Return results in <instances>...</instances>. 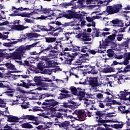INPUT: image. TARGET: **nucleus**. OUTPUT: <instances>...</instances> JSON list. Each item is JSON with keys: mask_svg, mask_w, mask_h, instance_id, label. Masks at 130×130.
<instances>
[{"mask_svg": "<svg viewBox=\"0 0 130 130\" xmlns=\"http://www.w3.org/2000/svg\"><path fill=\"white\" fill-rule=\"evenodd\" d=\"M37 68L41 72H43L44 68L43 67V63L39 62L37 66Z\"/></svg>", "mask_w": 130, "mask_h": 130, "instance_id": "obj_40", "label": "nucleus"}, {"mask_svg": "<svg viewBox=\"0 0 130 130\" xmlns=\"http://www.w3.org/2000/svg\"><path fill=\"white\" fill-rule=\"evenodd\" d=\"M110 34H111L110 32H103L101 34H100V37H102L103 36L104 37H105L106 36V35H109Z\"/></svg>", "mask_w": 130, "mask_h": 130, "instance_id": "obj_57", "label": "nucleus"}, {"mask_svg": "<svg viewBox=\"0 0 130 130\" xmlns=\"http://www.w3.org/2000/svg\"><path fill=\"white\" fill-rule=\"evenodd\" d=\"M45 42L50 44L45 49V51H48L50 49H55L57 50L58 49V44L59 42L56 41V38L55 37H45Z\"/></svg>", "mask_w": 130, "mask_h": 130, "instance_id": "obj_6", "label": "nucleus"}, {"mask_svg": "<svg viewBox=\"0 0 130 130\" xmlns=\"http://www.w3.org/2000/svg\"><path fill=\"white\" fill-rule=\"evenodd\" d=\"M62 23L60 21H51L48 23L47 28H48V32L49 31H56L58 30H62L61 26Z\"/></svg>", "mask_w": 130, "mask_h": 130, "instance_id": "obj_7", "label": "nucleus"}, {"mask_svg": "<svg viewBox=\"0 0 130 130\" xmlns=\"http://www.w3.org/2000/svg\"><path fill=\"white\" fill-rule=\"evenodd\" d=\"M21 126L22 128H34L33 126L27 122L23 123Z\"/></svg>", "mask_w": 130, "mask_h": 130, "instance_id": "obj_31", "label": "nucleus"}, {"mask_svg": "<svg viewBox=\"0 0 130 130\" xmlns=\"http://www.w3.org/2000/svg\"><path fill=\"white\" fill-rule=\"evenodd\" d=\"M34 81L37 86H41L42 87H45V83L42 82L41 76H35Z\"/></svg>", "mask_w": 130, "mask_h": 130, "instance_id": "obj_15", "label": "nucleus"}, {"mask_svg": "<svg viewBox=\"0 0 130 130\" xmlns=\"http://www.w3.org/2000/svg\"><path fill=\"white\" fill-rule=\"evenodd\" d=\"M73 52H76V51H80V52H83V53H86L87 52V48L86 46H82L80 47L78 46H73Z\"/></svg>", "mask_w": 130, "mask_h": 130, "instance_id": "obj_14", "label": "nucleus"}, {"mask_svg": "<svg viewBox=\"0 0 130 130\" xmlns=\"http://www.w3.org/2000/svg\"><path fill=\"white\" fill-rule=\"evenodd\" d=\"M36 99L38 100H41V93H36Z\"/></svg>", "mask_w": 130, "mask_h": 130, "instance_id": "obj_58", "label": "nucleus"}, {"mask_svg": "<svg viewBox=\"0 0 130 130\" xmlns=\"http://www.w3.org/2000/svg\"><path fill=\"white\" fill-rule=\"evenodd\" d=\"M107 55L108 56V58L105 57L104 58L105 60H106L105 61V62H106V60H109V59H113V58L115 57L114 55L115 53L113 50L111 49L107 50Z\"/></svg>", "mask_w": 130, "mask_h": 130, "instance_id": "obj_13", "label": "nucleus"}, {"mask_svg": "<svg viewBox=\"0 0 130 130\" xmlns=\"http://www.w3.org/2000/svg\"><path fill=\"white\" fill-rule=\"evenodd\" d=\"M91 102H92L91 100H89L88 99H85L84 104H86V106L90 105V104H91Z\"/></svg>", "mask_w": 130, "mask_h": 130, "instance_id": "obj_48", "label": "nucleus"}, {"mask_svg": "<svg viewBox=\"0 0 130 130\" xmlns=\"http://www.w3.org/2000/svg\"><path fill=\"white\" fill-rule=\"evenodd\" d=\"M111 126L113 128H116V129H117L118 128H122V127H123V123L115 124H113V125H111Z\"/></svg>", "mask_w": 130, "mask_h": 130, "instance_id": "obj_34", "label": "nucleus"}, {"mask_svg": "<svg viewBox=\"0 0 130 130\" xmlns=\"http://www.w3.org/2000/svg\"><path fill=\"white\" fill-rule=\"evenodd\" d=\"M78 55L77 52L72 53V54H68V57L66 58V61L68 64H72V61H73V64L74 66H80L83 62V60H85V56H89V54L86 53L85 54H80L78 55L79 58L77 60L75 59L76 56Z\"/></svg>", "mask_w": 130, "mask_h": 130, "instance_id": "obj_3", "label": "nucleus"}, {"mask_svg": "<svg viewBox=\"0 0 130 130\" xmlns=\"http://www.w3.org/2000/svg\"><path fill=\"white\" fill-rule=\"evenodd\" d=\"M63 17L67 19H73V18H75V15L72 13H68L64 14Z\"/></svg>", "mask_w": 130, "mask_h": 130, "instance_id": "obj_37", "label": "nucleus"}, {"mask_svg": "<svg viewBox=\"0 0 130 130\" xmlns=\"http://www.w3.org/2000/svg\"><path fill=\"white\" fill-rule=\"evenodd\" d=\"M30 15H31V13H27L26 12H23L22 13H18L17 14L12 13L10 15V16H11V17H15L16 16H18L19 17H22L23 18H30Z\"/></svg>", "mask_w": 130, "mask_h": 130, "instance_id": "obj_17", "label": "nucleus"}, {"mask_svg": "<svg viewBox=\"0 0 130 130\" xmlns=\"http://www.w3.org/2000/svg\"><path fill=\"white\" fill-rule=\"evenodd\" d=\"M58 64V63L56 60L46 61V68H55Z\"/></svg>", "mask_w": 130, "mask_h": 130, "instance_id": "obj_16", "label": "nucleus"}, {"mask_svg": "<svg viewBox=\"0 0 130 130\" xmlns=\"http://www.w3.org/2000/svg\"><path fill=\"white\" fill-rule=\"evenodd\" d=\"M94 113L95 115L96 116L95 117L96 122L98 123L94 125L93 127H96L98 125H101L104 122H113L112 120H106L107 117H112L113 116V115H111L113 114L112 113H108L106 111H97Z\"/></svg>", "mask_w": 130, "mask_h": 130, "instance_id": "obj_2", "label": "nucleus"}, {"mask_svg": "<svg viewBox=\"0 0 130 130\" xmlns=\"http://www.w3.org/2000/svg\"><path fill=\"white\" fill-rule=\"evenodd\" d=\"M76 3H73L71 1L70 3H64L62 4V7L64 8H68V7H71V6H75Z\"/></svg>", "mask_w": 130, "mask_h": 130, "instance_id": "obj_36", "label": "nucleus"}, {"mask_svg": "<svg viewBox=\"0 0 130 130\" xmlns=\"http://www.w3.org/2000/svg\"><path fill=\"white\" fill-rule=\"evenodd\" d=\"M9 22L8 21H6L4 22L0 23V26H6V25H9Z\"/></svg>", "mask_w": 130, "mask_h": 130, "instance_id": "obj_61", "label": "nucleus"}, {"mask_svg": "<svg viewBox=\"0 0 130 130\" xmlns=\"http://www.w3.org/2000/svg\"><path fill=\"white\" fill-rule=\"evenodd\" d=\"M75 18H76V19H80V21H82V19H83V17L81 14H76L75 16Z\"/></svg>", "mask_w": 130, "mask_h": 130, "instance_id": "obj_50", "label": "nucleus"}, {"mask_svg": "<svg viewBox=\"0 0 130 130\" xmlns=\"http://www.w3.org/2000/svg\"><path fill=\"white\" fill-rule=\"evenodd\" d=\"M42 79V82H52V80L51 79H49V78H44V77H41Z\"/></svg>", "mask_w": 130, "mask_h": 130, "instance_id": "obj_46", "label": "nucleus"}, {"mask_svg": "<svg viewBox=\"0 0 130 130\" xmlns=\"http://www.w3.org/2000/svg\"><path fill=\"white\" fill-rule=\"evenodd\" d=\"M42 71H40V70H39V69H37V68H36V69L34 71V73L35 74H39L42 73Z\"/></svg>", "mask_w": 130, "mask_h": 130, "instance_id": "obj_63", "label": "nucleus"}, {"mask_svg": "<svg viewBox=\"0 0 130 130\" xmlns=\"http://www.w3.org/2000/svg\"><path fill=\"white\" fill-rule=\"evenodd\" d=\"M39 108H40V107H36V106L32 108V111L34 112H35L36 111H40L41 110V109H40Z\"/></svg>", "mask_w": 130, "mask_h": 130, "instance_id": "obj_52", "label": "nucleus"}, {"mask_svg": "<svg viewBox=\"0 0 130 130\" xmlns=\"http://www.w3.org/2000/svg\"><path fill=\"white\" fill-rule=\"evenodd\" d=\"M20 82H22V87L25 88L26 89H29V87H30V86H33L32 84L30 82L27 83L24 82L23 80H21Z\"/></svg>", "mask_w": 130, "mask_h": 130, "instance_id": "obj_32", "label": "nucleus"}, {"mask_svg": "<svg viewBox=\"0 0 130 130\" xmlns=\"http://www.w3.org/2000/svg\"><path fill=\"white\" fill-rule=\"evenodd\" d=\"M58 104H59V102L54 100V99H49L45 100V102L42 103V105L49 107H54L56 105H58Z\"/></svg>", "mask_w": 130, "mask_h": 130, "instance_id": "obj_9", "label": "nucleus"}, {"mask_svg": "<svg viewBox=\"0 0 130 130\" xmlns=\"http://www.w3.org/2000/svg\"><path fill=\"white\" fill-rule=\"evenodd\" d=\"M93 31L92 32V36H93V37H99V36L100 37V34H101L102 33H100V31H99V28H93Z\"/></svg>", "mask_w": 130, "mask_h": 130, "instance_id": "obj_27", "label": "nucleus"}, {"mask_svg": "<svg viewBox=\"0 0 130 130\" xmlns=\"http://www.w3.org/2000/svg\"><path fill=\"white\" fill-rule=\"evenodd\" d=\"M107 123V122H104L103 123L101 124V125H98V126H101V125H103L104 126H105V127H108L107 126H111V125H109V124H106Z\"/></svg>", "mask_w": 130, "mask_h": 130, "instance_id": "obj_55", "label": "nucleus"}, {"mask_svg": "<svg viewBox=\"0 0 130 130\" xmlns=\"http://www.w3.org/2000/svg\"><path fill=\"white\" fill-rule=\"evenodd\" d=\"M5 66L7 67V69H9V70H15V66L13 65V64L11 63H7Z\"/></svg>", "mask_w": 130, "mask_h": 130, "instance_id": "obj_41", "label": "nucleus"}, {"mask_svg": "<svg viewBox=\"0 0 130 130\" xmlns=\"http://www.w3.org/2000/svg\"><path fill=\"white\" fill-rule=\"evenodd\" d=\"M73 46H73V45H71L70 48H65L64 50L63 51V52L64 54V55H66V56H69V54H70L69 53H66V52H64V51H69V50H73V51H74V49H73Z\"/></svg>", "mask_w": 130, "mask_h": 130, "instance_id": "obj_39", "label": "nucleus"}, {"mask_svg": "<svg viewBox=\"0 0 130 130\" xmlns=\"http://www.w3.org/2000/svg\"><path fill=\"white\" fill-rule=\"evenodd\" d=\"M5 110L4 111V116H6V117H8L9 115L10 114V112L8 111V107L5 108Z\"/></svg>", "mask_w": 130, "mask_h": 130, "instance_id": "obj_47", "label": "nucleus"}, {"mask_svg": "<svg viewBox=\"0 0 130 130\" xmlns=\"http://www.w3.org/2000/svg\"><path fill=\"white\" fill-rule=\"evenodd\" d=\"M70 95L67 93H60L59 94V96L57 98V99H60V100H62V99H66V98H69Z\"/></svg>", "mask_w": 130, "mask_h": 130, "instance_id": "obj_26", "label": "nucleus"}, {"mask_svg": "<svg viewBox=\"0 0 130 130\" xmlns=\"http://www.w3.org/2000/svg\"><path fill=\"white\" fill-rule=\"evenodd\" d=\"M59 91H60V92H61V93H62L63 94V93H64V94H69V93H70V91L66 90V89H64V88H63L62 89H60Z\"/></svg>", "mask_w": 130, "mask_h": 130, "instance_id": "obj_53", "label": "nucleus"}, {"mask_svg": "<svg viewBox=\"0 0 130 130\" xmlns=\"http://www.w3.org/2000/svg\"><path fill=\"white\" fill-rule=\"evenodd\" d=\"M120 96H121V99H122V100H125V98H126V96L130 95V92L127 91V90H124L123 91H120Z\"/></svg>", "mask_w": 130, "mask_h": 130, "instance_id": "obj_21", "label": "nucleus"}, {"mask_svg": "<svg viewBox=\"0 0 130 130\" xmlns=\"http://www.w3.org/2000/svg\"><path fill=\"white\" fill-rule=\"evenodd\" d=\"M122 8V5L121 4H115L113 6H109L106 10L102 13H99V16H102V15H113L114 14H117L119 13V10H121Z\"/></svg>", "mask_w": 130, "mask_h": 130, "instance_id": "obj_5", "label": "nucleus"}, {"mask_svg": "<svg viewBox=\"0 0 130 130\" xmlns=\"http://www.w3.org/2000/svg\"><path fill=\"white\" fill-rule=\"evenodd\" d=\"M41 9H36V11H38V12H42V13H43L44 14H47L48 17H53V16H55L54 13H53V11L51 10V9H47V8H43L42 7V6H40Z\"/></svg>", "mask_w": 130, "mask_h": 130, "instance_id": "obj_11", "label": "nucleus"}, {"mask_svg": "<svg viewBox=\"0 0 130 130\" xmlns=\"http://www.w3.org/2000/svg\"><path fill=\"white\" fill-rule=\"evenodd\" d=\"M77 89L78 90V91L76 96L80 97L81 98H83V97H85L86 95V92L85 90H83V89H79V88H77Z\"/></svg>", "mask_w": 130, "mask_h": 130, "instance_id": "obj_23", "label": "nucleus"}, {"mask_svg": "<svg viewBox=\"0 0 130 130\" xmlns=\"http://www.w3.org/2000/svg\"><path fill=\"white\" fill-rule=\"evenodd\" d=\"M114 72V69L110 67L109 68H105L103 70V72L105 73V74H108V73H113Z\"/></svg>", "mask_w": 130, "mask_h": 130, "instance_id": "obj_25", "label": "nucleus"}, {"mask_svg": "<svg viewBox=\"0 0 130 130\" xmlns=\"http://www.w3.org/2000/svg\"><path fill=\"white\" fill-rule=\"evenodd\" d=\"M90 69H91L90 71H88V74H91L92 75H97L98 74V71L96 70V67L95 66H90Z\"/></svg>", "mask_w": 130, "mask_h": 130, "instance_id": "obj_24", "label": "nucleus"}, {"mask_svg": "<svg viewBox=\"0 0 130 130\" xmlns=\"http://www.w3.org/2000/svg\"><path fill=\"white\" fill-rule=\"evenodd\" d=\"M54 96V94H51L50 93H46L44 94H41V100L44 99L45 98H47L48 97H53Z\"/></svg>", "mask_w": 130, "mask_h": 130, "instance_id": "obj_30", "label": "nucleus"}, {"mask_svg": "<svg viewBox=\"0 0 130 130\" xmlns=\"http://www.w3.org/2000/svg\"><path fill=\"white\" fill-rule=\"evenodd\" d=\"M37 118L33 115H28V120H36Z\"/></svg>", "mask_w": 130, "mask_h": 130, "instance_id": "obj_49", "label": "nucleus"}, {"mask_svg": "<svg viewBox=\"0 0 130 130\" xmlns=\"http://www.w3.org/2000/svg\"><path fill=\"white\" fill-rule=\"evenodd\" d=\"M56 125H59L60 127H67L70 125V121H65L62 123H60V124H56Z\"/></svg>", "mask_w": 130, "mask_h": 130, "instance_id": "obj_28", "label": "nucleus"}, {"mask_svg": "<svg viewBox=\"0 0 130 130\" xmlns=\"http://www.w3.org/2000/svg\"><path fill=\"white\" fill-rule=\"evenodd\" d=\"M26 37H28V38H37L40 36V35L36 33V32H30L25 34Z\"/></svg>", "mask_w": 130, "mask_h": 130, "instance_id": "obj_22", "label": "nucleus"}, {"mask_svg": "<svg viewBox=\"0 0 130 130\" xmlns=\"http://www.w3.org/2000/svg\"><path fill=\"white\" fill-rule=\"evenodd\" d=\"M70 88L72 94H73V95H75V96H77L79 89H77V88L75 87L74 86H71Z\"/></svg>", "mask_w": 130, "mask_h": 130, "instance_id": "obj_33", "label": "nucleus"}, {"mask_svg": "<svg viewBox=\"0 0 130 130\" xmlns=\"http://www.w3.org/2000/svg\"><path fill=\"white\" fill-rule=\"evenodd\" d=\"M130 69V65H126V67H125V68L123 69V71L122 72H123V73H127V72H128V69Z\"/></svg>", "mask_w": 130, "mask_h": 130, "instance_id": "obj_51", "label": "nucleus"}, {"mask_svg": "<svg viewBox=\"0 0 130 130\" xmlns=\"http://www.w3.org/2000/svg\"><path fill=\"white\" fill-rule=\"evenodd\" d=\"M96 97L99 99H102V98H103V94L101 93H99L96 95Z\"/></svg>", "mask_w": 130, "mask_h": 130, "instance_id": "obj_62", "label": "nucleus"}, {"mask_svg": "<svg viewBox=\"0 0 130 130\" xmlns=\"http://www.w3.org/2000/svg\"><path fill=\"white\" fill-rule=\"evenodd\" d=\"M88 52H89L90 54H96V51L95 50L87 49Z\"/></svg>", "mask_w": 130, "mask_h": 130, "instance_id": "obj_60", "label": "nucleus"}, {"mask_svg": "<svg viewBox=\"0 0 130 130\" xmlns=\"http://www.w3.org/2000/svg\"><path fill=\"white\" fill-rule=\"evenodd\" d=\"M76 38H81L82 41H91L92 39L90 37V34L85 32L82 30H77L76 32Z\"/></svg>", "mask_w": 130, "mask_h": 130, "instance_id": "obj_8", "label": "nucleus"}, {"mask_svg": "<svg viewBox=\"0 0 130 130\" xmlns=\"http://www.w3.org/2000/svg\"><path fill=\"white\" fill-rule=\"evenodd\" d=\"M75 23V22L74 21L69 22V26H71V27H74V26H80V24H76Z\"/></svg>", "mask_w": 130, "mask_h": 130, "instance_id": "obj_54", "label": "nucleus"}, {"mask_svg": "<svg viewBox=\"0 0 130 130\" xmlns=\"http://www.w3.org/2000/svg\"><path fill=\"white\" fill-rule=\"evenodd\" d=\"M38 44V43H34L29 45H21L19 46L15 50V51L11 54V58L12 59H18L20 60L24 58V57H26L27 54H26V51L30 50L34 47H36V45Z\"/></svg>", "mask_w": 130, "mask_h": 130, "instance_id": "obj_1", "label": "nucleus"}, {"mask_svg": "<svg viewBox=\"0 0 130 130\" xmlns=\"http://www.w3.org/2000/svg\"><path fill=\"white\" fill-rule=\"evenodd\" d=\"M113 34L109 36L105 40V41L102 40V42L100 41L99 48L101 49H105L107 48V46L113 43V41L115 40V37L117 35V31L116 30H113Z\"/></svg>", "mask_w": 130, "mask_h": 130, "instance_id": "obj_4", "label": "nucleus"}, {"mask_svg": "<svg viewBox=\"0 0 130 130\" xmlns=\"http://www.w3.org/2000/svg\"><path fill=\"white\" fill-rule=\"evenodd\" d=\"M12 27V29H15L17 31H23V30L27 29V27L21 24L14 25Z\"/></svg>", "mask_w": 130, "mask_h": 130, "instance_id": "obj_20", "label": "nucleus"}, {"mask_svg": "<svg viewBox=\"0 0 130 130\" xmlns=\"http://www.w3.org/2000/svg\"><path fill=\"white\" fill-rule=\"evenodd\" d=\"M53 116L54 117H57V118H62L63 116H62V114H61L59 112H55L53 114Z\"/></svg>", "mask_w": 130, "mask_h": 130, "instance_id": "obj_35", "label": "nucleus"}, {"mask_svg": "<svg viewBox=\"0 0 130 130\" xmlns=\"http://www.w3.org/2000/svg\"><path fill=\"white\" fill-rule=\"evenodd\" d=\"M122 47H125V48H128V41H124L121 44Z\"/></svg>", "mask_w": 130, "mask_h": 130, "instance_id": "obj_44", "label": "nucleus"}, {"mask_svg": "<svg viewBox=\"0 0 130 130\" xmlns=\"http://www.w3.org/2000/svg\"><path fill=\"white\" fill-rule=\"evenodd\" d=\"M40 30H41L42 31H45V32H48V28H47V25L46 26L41 25Z\"/></svg>", "mask_w": 130, "mask_h": 130, "instance_id": "obj_45", "label": "nucleus"}, {"mask_svg": "<svg viewBox=\"0 0 130 130\" xmlns=\"http://www.w3.org/2000/svg\"><path fill=\"white\" fill-rule=\"evenodd\" d=\"M54 32L55 31H51L50 32H48V35L51 36H53L54 37H55L56 36H58L61 31L59 30L58 32Z\"/></svg>", "mask_w": 130, "mask_h": 130, "instance_id": "obj_38", "label": "nucleus"}, {"mask_svg": "<svg viewBox=\"0 0 130 130\" xmlns=\"http://www.w3.org/2000/svg\"><path fill=\"white\" fill-rule=\"evenodd\" d=\"M7 118V121H8V122H19V118H18V117L9 115Z\"/></svg>", "mask_w": 130, "mask_h": 130, "instance_id": "obj_19", "label": "nucleus"}, {"mask_svg": "<svg viewBox=\"0 0 130 130\" xmlns=\"http://www.w3.org/2000/svg\"><path fill=\"white\" fill-rule=\"evenodd\" d=\"M86 19L88 22V23H92L93 22V18L90 17H86Z\"/></svg>", "mask_w": 130, "mask_h": 130, "instance_id": "obj_59", "label": "nucleus"}, {"mask_svg": "<svg viewBox=\"0 0 130 130\" xmlns=\"http://www.w3.org/2000/svg\"><path fill=\"white\" fill-rule=\"evenodd\" d=\"M88 82L91 88H96L100 86V84L98 83V77H89Z\"/></svg>", "mask_w": 130, "mask_h": 130, "instance_id": "obj_10", "label": "nucleus"}, {"mask_svg": "<svg viewBox=\"0 0 130 130\" xmlns=\"http://www.w3.org/2000/svg\"><path fill=\"white\" fill-rule=\"evenodd\" d=\"M114 58H117V59H122V58H123V55H121L120 56H116V57H114Z\"/></svg>", "mask_w": 130, "mask_h": 130, "instance_id": "obj_64", "label": "nucleus"}, {"mask_svg": "<svg viewBox=\"0 0 130 130\" xmlns=\"http://www.w3.org/2000/svg\"><path fill=\"white\" fill-rule=\"evenodd\" d=\"M41 25H35L34 28H32V32H40V27Z\"/></svg>", "mask_w": 130, "mask_h": 130, "instance_id": "obj_42", "label": "nucleus"}, {"mask_svg": "<svg viewBox=\"0 0 130 130\" xmlns=\"http://www.w3.org/2000/svg\"><path fill=\"white\" fill-rule=\"evenodd\" d=\"M17 43H18V41H14L12 42L4 43L3 45L4 46H6L7 47H12V46H13V44H17Z\"/></svg>", "mask_w": 130, "mask_h": 130, "instance_id": "obj_29", "label": "nucleus"}, {"mask_svg": "<svg viewBox=\"0 0 130 130\" xmlns=\"http://www.w3.org/2000/svg\"><path fill=\"white\" fill-rule=\"evenodd\" d=\"M111 26L116 28L117 27H122L123 25V21L118 19H115L110 21L109 23Z\"/></svg>", "mask_w": 130, "mask_h": 130, "instance_id": "obj_12", "label": "nucleus"}, {"mask_svg": "<svg viewBox=\"0 0 130 130\" xmlns=\"http://www.w3.org/2000/svg\"><path fill=\"white\" fill-rule=\"evenodd\" d=\"M124 30H125V27L123 28H120L118 29L117 31V33H122V32H124Z\"/></svg>", "mask_w": 130, "mask_h": 130, "instance_id": "obj_56", "label": "nucleus"}, {"mask_svg": "<svg viewBox=\"0 0 130 130\" xmlns=\"http://www.w3.org/2000/svg\"><path fill=\"white\" fill-rule=\"evenodd\" d=\"M77 115L78 118H79V119H81L82 121L85 120L86 119V118L87 117V114L85 113V112H83V111L82 110H79L78 111Z\"/></svg>", "mask_w": 130, "mask_h": 130, "instance_id": "obj_18", "label": "nucleus"}, {"mask_svg": "<svg viewBox=\"0 0 130 130\" xmlns=\"http://www.w3.org/2000/svg\"><path fill=\"white\" fill-rule=\"evenodd\" d=\"M27 38V36H26V35H21L20 36V39H17L18 42H22L23 40H26V39Z\"/></svg>", "mask_w": 130, "mask_h": 130, "instance_id": "obj_43", "label": "nucleus"}]
</instances>
